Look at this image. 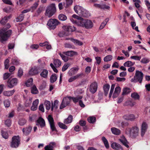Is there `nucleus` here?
Listing matches in <instances>:
<instances>
[{
  "label": "nucleus",
  "instance_id": "0eeeda50",
  "mask_svg": "<svg viewBox=\"0 0 150 150\" xmlns=\"http://www.w3.org/2000/svg\"><path fill=\"white\" fill-rule=\"evenodd\" d=\"M20 144V139L19 137L14 136L12 138L11 142L10 144V146L12 148H17Z\"/></svg>",
  "mask_w": 150,
  "mask_h": 150
},
{
  "label": "nucleus",
  "instance_id": "cd10ccee",
  "mask_svg": "<svg viewBox=\"0 0 150 150\" xmlns=\"http://www.w3.org/2000/svg\"><path fill=\"white\" fill-rule=\"evenodd\" d=\"M27 120L24 118L20 119L18 122V124L21 126L24 125L26 123Z\"/></svg>",
  "mask_w": 150,
  "mask_h": 150
},
{
  "label": "nucleus",
  "instance_id": "f257e3e1",
  "mask_svg": "<svg viewBox=\"0 0 150 150\" xmlns=\"http://www.w3.org/2000/svg\"><path fill=\"white\" fill-rule=\"evenodd\" d=\"M11 33V30H7L4 28L0 30V41L3 42L6 41L10 36Z\"/></svg>",
  "mask_w": 150,
  "mask_h": 150
},
{
  "label": "nucleus",
  "instance_id": "aec40b11",
  "mask_svg": "<svg viewBox=\"0 0 150 150\" xmlns=\"http://www.w3.org/2000/svg\"><path fill=\"white\" fill-rule=\"evenodd\" d=\"M8 83L10 84H16L18 82V80L17 78H10L8 81Z\"/></svg>",
  "mask_w": 150,
  "mask_h": 150
},
{
  "label": "nucleus",
  "instance_id": "6e6552de",
  "mask_svg": "<svg viewBox=\"0 0 150 150\" xmlns=\"http://www.w3.org/2000/svg\"><path fill=\"white\" fill-rule=\"evenodd\" d=\"M60 22L56 19H50L48 21L47 25L50 29H54Z\"/></svg>",
  "mask_w": 150,
  "mask_h": 150
},
{
  "label": "nucleus",
  "instance_id": "3c124183",
  "mask_svg": "<svg viewBox=\"0 0 150 150\" xmlns=\"http://www.w3.org/2000/svg\"><path fill=\"white\" fill-rule=\"evenodd\" d=\"M48 120L50 124L54 123L53 118L51 115H49L48 117Z\"/></svg>",
  "mask_w": 150,
  "mask_h": 150
},
{
  "label": "nucleus",
  "instance_id": "393cba45",
  "mask_svg": "<svg viewBox=\"0 0 150 150\" xmlns=\"http://www.w3.org/2000/svg\"><path fill=\"white\" fill-rule=\"evenodd\" d=\"M131 97L135 100H139L140 99V96L137 93L134 92L131 94Z\"/></svg>",
  "mask_w": 150,
  "mask_h": 150
},
{
  "label": "nucleus",
  "instance_id": "69168bd1",
  "mask_svg": "<svg viewBox=\"0 0 150 150\" xmlns=\"http://www.w3.org/2000/svg\"><path fill=\"white\" fill-rule=\"evenodd\" d=\"M50 66L53 69L54 71L56 73H57L58 72V70L57 69L55 66H54L52 63H51L50 64Z\"/></svg>",
  "mask_w": 150,
  "mask_h": 150
},
{
  "label": "nucleus",
  "instance_id": "4468645a",
  "mask_svg": "<svg viewBox=\"0 0 150 150\" xmlns=\"http://www.w3.org/2000/svg\"><path fill=\"white\" fill-rule=\"evenodd\" d=\"M76 28L74 26H68L66 27V35L70 34V33L75 31Z\"/></svg>",
  "mask_w": 150,
  "mask_h": 150
},
{
  "label": "nucleus",
  "instance_id": "13d9d810",
  "mask_svg": "<svg viewBox=\"0 0 150 150\" xmlns=\"http://www.w3.org/2000/svg\"><path fill=\"white\" fill-rule=\"evenodd\" d=\"M33 79L32 78H30L25 82V84H33Z\"/></svg>",
  "mask_w": 150,
  "mask_h": 150
},
{
  "label": "nucleus",
  "instance_id": "4c0bfd02",
  "mask_svg": "<svg viewBox=\"0 0 150 150\" xmlns=\"http://www.w3.org/2000/svg\"><path fill=\"white\" fill-rule=\"evenodd\" d=\"M64 31H61L59 33V35L60 37H63L65 35L66 32V26L63 25L62 27Z\"/></svg>",
  "mask_w": 150,
  "mask_h": 150
},
{
  "label": "nucleus",
  "instance_id": "f704fd0d",
  "mask_svg": "<svg viewBox=\"0 0 150 150\" xmlns=\"http://www.w3.org/2000/svg\"><path fill=\"white\" fill-rule=\"evenodd\" d=\"M75 55H77V52L73 51H67L66 52V55L72 57Z\"/></svg>",
  "mask_w": 150,
  "mask_h": 150
},
{
  "label": "nucleus",
  "instance_id": "a18cd8bd",
  "mask_svg": "<svg viewBox=\"0 0 150 150\" xmlns=\"http://www.w3.org/2000/svg\"><path fill=\"white\" fill-rule=\"evenodd\" d=\"M112 56L111 55H108L105 57L104 58V60L105 62H108L112 59Z\"/></svg>",
  "mask_w": 150,
  "mask_h": 150
},
{
  "label": "nucleus",
  "instance_id": "58836bf2",
  "mask_svg": "<svg viewBox=\"0 0 150 150\" xmlns=\"http://www.w3.org/2000/svg\"><path fill=\"white\" fill-rule=\"evenodd\" d=\"M89 122L91 123H94L96 121V118L94 117H90L87 118Z\"/></svg>",
  "mask_w": 150,
  "mask_h": 150
},
{
  "label": "nucleus",
  "instance_id": "20e7f679",
  "mask_svg": "<svg viewBox=\"0 0 150 150\" xmlns=\"http://www.w3.org/2000/svg\"><path fill=\"white\" fill-rule=\"evenodd\" d=\"M74 10L75 12L79 16L84 17H87L89 16L88 12L83 7L79 6H76Z\"/></svg>",
  "mask_w": 150,
  "mask_h": 150
},
{
  "label": "nucleus",
  "instance_id": "f03ea898",
  "mask_svg": "<svg viewBox=\"0 0 150 150\" xmlns=\"http://www.w3.org/2000/svg\"><path fill=\"white\" fill-rule=\"evenodd\" d=\"M125 132L130 137L132 138H135L138 136L139 129L137 126H134L131 128L127 129Z\"/></svg>",
  "mask_w": 150,
  "mask_h": 150
},
{
  "label": "nucleus",
  "instance_id": "4d7b16f0",
  "mask_svg": "<svg viewBox=\"0 0 150 150\" xmlns=\"http://www.w3.org/2000/svg\"><path fill=\"white\" fill-rule=\"evenodd\" d=\"M23 70L21 68H19L18 70V77L19 78H21V77L23 75Z\"/></svg>",
  "mask_w": 150,
  "mask_h": 150
},
{
  "label": "nucleus",
  "instance_id": "c756f323",
  "mask_svg": "<svg viewBox=\"0 0 150 150\" xmlns=\"http://www.w3.org/2000/svg\"><path fill=\"white\" fill-rule=\"evenodd\" d=\"M39 0H38L37 1H36L35 3L33 4V5L30 8H31V10H32V11H33L37 8V7L39 5Z\"/></svg>",
  "mask_w": 150,
  "mask_h": 150
},
{
  "label": "nucleus",
  "instance_id": "de8ad7c7",
  "mask_svg": "<svg viewBox=\"0 0 150 150\" xmlns=\"http://www.w3.org/2000/svg\"><path fill=\"white\" fill-rule=\"evenodd\" d=\"M32 102V99H27L25 104V106L27 107L30 106Z\"/></svg>",
  "mask_w": 150,
  "mask_h": 150
},
{
  "label": "nucleus",
  "instance_id": "37998d69",
  "mask_svg": "<svg viewBox=\"0 0 150 150\" xmlns=\"http://www.w3.org/2000/svg\"><path fill=\"white\" fill-rule=\"evenodd\" d=\"M4 105L6 107H9L10 105L11 102L8 99L5 100L4 102Z\"/></svg>",
  "mask_w": 150,
  "mask_h": 150
},
{
  "label": "nucleus",
  "instance_id": "5701e85b",
  "mask_svg": "<svg viewBox=\"0 0 150 150\" xmlns=\"http://www.w3.org/2000/svg\"><path fill=\"white\" fill-rule=\"evenodd\" d=\"M111 129L112 133L114 134L118 135L121 133L119 129L115 127H112Z\"/></svg>",
  "mask_w": 150,
  "mask_h": 150
},
{
  "label": "nucleus",
  "instance_id": "2f4dec72",
  "mask_svg": "<svg viewBox=\"0 0 150 150\" xmlns=\"http://www.w3.org/2000/svg\"><path fill=\"white\" fill-rule=\"evenodd\" d=\"M57 76L56 74H52L50 77V82L53 83L56 81L57 79Z\"/></svg>",
  "mask_w": 150,
  "mask_h": 150
},
{
  "label": "nucleus",
  "instance_id": "680f3d73",
  "mask_svg": "<svg viewBox=\"0 0 150 150\" xmlns=\"http://www.w3.org/2000/svg\"><path fill=\"white\" fill-rule=\"evenodd\" d=\"M12 63L14 65H17L19 63V62L17 59H12Z\"/></svg>",
  "mask_w": 150,
  "mask_h": 150
},
{
  "label": "nucleus",
  "instance_id": "bb28decb",
  "mask_svg": "<svg viewBox=\"0 0 150 150\" xmlns=\"http://www.w3.org/2000/svg\"><path fill=\"white\" fill-rule=\"evenodd\" d=\"M102 140L103 142L105 147L107 149H108L109 146L108 140L104 137H103L102 138Z\"/></svg>",
  "mask_w": 150,
  "mask_h": 150
},
{
  "label": "nucleus",
  "instance_id": "2eb2a0df",
  "mask_svg": "<svg viewBox=\"0 0 150 150\" xmlns=\"http://www.w3.org/2000/svg\"><path fill=\"white\" fill-rule=\"evenodd\" d=\"M111 147L116 150H123L121 146L119 144L116 143H113L111 145Z\"/></svg>",
  "mask_w": 150,
  "mask_h": 150
},
{
  "label": "nucleus",
  "instance_id": "79ce46f5",
  "mask_svg": "<svg viewBox=\"0 0 150 150\" xmlns=\"http://www.w3.org/2000/svg\"><path fill=\"white\" fill-rule=\"evenodd\" d=\"M131 92V90L130 88H124L122 93L123 95L128 94Z\"/></svg>",
  "mask_w": 150,
  "mask_h": 150
},
{
  "label": "nucleus",
  "instance_id": "603ef678",
  "mask_svg": "<svg viewBox=\"0 0 150 150\" xmlns=\"http://www.w3.org/2000/svg\"><path fill=\"white\" fill-rule=\"evenodd\" d=\"M149 61V59L147 58L144 57L142 59L141 62L144 64H146L148 63Z\"/></svg>",
  "mask_w": 150,
  "mask_h": 150
},
{
  "label": "nucleus",
  "instance_id": "774afa93",
  "mask_svg": "<svg viewBox=\"0 0 150 150\" xmlns=\"http://www.w3.org/2000/svg\"><path fill=\"white\" fill-rule=\"evenodd\" d=\"M58 125L59 127L63 129H66V125H65L62 123L60 122H59L58 123Z\"/></svg>",
  "mask_w": 150,
  "mask_h": 150
},
{
  "label": "nucleus",
  "instance_id": "c9c22d12",
  "mask_svg": "<svg viewBox=\"0 0 150 150\" xmlns=\"http://www.w3.org/2000/svg\"><path fill=\"white\" fill-rule=\"evenodd\" d=\"M10 18L9 16H5L0 21V23L2 25H4L7 22L8 20Z\"/></svg>",
  "mask_w": 150,
  "mask_h": 150
},
{
  "label": "nucleus",
  "instance_id": "8fccbe9b",
  "mask_svg": "<svg viewBox=\"0 0 150 150\" xmlns=\"http://www.w3.org/2000/svg\"><path fill=\"white\" fill-rule=\"evenodd\" d=\"M59 55H60L62 59L64 61L66 62V52H63L62 53H59Z\"/></svg>",
  "mask_w": 150,
  "mask_h": 150
},
{
  "label": "nucleus",
  "instance_id": "dca6fc26",
  "mask_svg": "<svg viewBox=\"0 0 150 150\" xmlns=\"http://www.w3.org/2000/svg\"><path fill=\"white\" fill-rule=\"evenodd\" d=\"M66 40H70L74 42L76 45L81 46L83 45V43L81 41L77 39H75L72 38H66Z\"/></svg>",
  "mask_w": 150,
  "mask_h": 150
},
{
  "label": "nucleus",
  "instance_id": "f8f14e48",
  "mask_svg": "<svg viewBox=\"0 0 150 150\" xmlns=\"http://www.w3.org/2000/svg\"><path fill=\"white\" fill-rule=\"evenodd\" d=\"M32 129V127L29 125L23 128L22 129L23 134L25 136L28 135L31 132Z\"/></svg>",
  "mask_w": 150,
  "mask_h": 150
},
{
  "label": "nucleus",
  "instance_id": "338daca9",
  "mask_svg": "<svg viewBox=\"0 0 150 150\" xmlns=\"http://www.w3.org/2000/svg\"><path fill=\"white\" fill-rule=\"evenodd\" d=\"M86 124V121L83 120H81L79 122V124L81 126H85Z\"/></svg>",
  "mask_w": 150,
  "mask_h": 150
},
{
  "label": "nucleus",
  "instance_id": "f3484780",
  "mask_svg": "<svg viewBox=\"0 0 150 150\" xmlns=\"http://www.w3.org/2000/svg\"><path fill=\"white\" fill-rule=\"evenodd\" d=\"M79 68L78 67L71 68L68 72V74L70 76H71L76 73L78 71Z\"/></svg>",
  "mask_w": 150,
  "mask_h": 150
},
{
  "label": "nucleus",
  "instance_id": "7c9ffc66",
  "mask_svg": "<svg viewBox=\"0 0 150 150\" xmlns=\"http://www.w3.org/2000/svg\"><path fill=\"white\" fill-rule=\"evenodd\" d=\"M54 64L56 67H58L61 65V62L58 59H54Z\"/></svg>",
  "mask_w": 150,
  "mask_h": 150
},
{
  "label": "nucleus",
  "instance_id": "0e129e2a",
  "mask_svg": "<svg viewBox=\"0 0 150 150\" xmlns=\"http://www.w3.org/2000/svg\"><path fill=\"white\" fill-rule=\"evenodd\" d=\"M51 129L52 131H55L57 132V131L55 127L54 123L50 124Z\"/></svg>",
  "mask_w": 150,
  "mask_h": 150
},
{
  "label": "nucleus",
  "instance_id": "e2e57ef3",
  "mask_svg": "<svg viewBox=\"0 0 150 150\" xmlns=\"http://www.w3.org/2000/svg\"><path fill=\"white\" fill-rule=\"evenodd\" d=\"M110 8V7L108 6H106L105 4H101L100 8L104 9H108Z\"/></svg>",
  "mask_w": 150,
  "mask_h": 150
},
{
  "label": "nucleus",
  "instance_id": "ea45409f",
  "mask_svg": "<svg viewBox=\"0 0 150 150\" xmlns=\"http://www.w3.org/2000/svg\"><path fill=\"white\" fill-rule=\"evenodd\" d=\"M1 135L3 138L5 139H7L8 137V135L6 132H5L4 130L1 131Z\"/></svg>",
  "mask_w": 150,
  "mask_h": 150
},
{
  "label": "nucleus",
  "instance_id": "1a4fd4ad",
  "mask_svg": "<svg viewBox=\"0 0 150 150\" xmlns=\"http://www.w3.org/2000/svg\"><path fill=\"white\" fill-rule=\"evenodd\" d=\"M148 125L146 122H144L142 124L141 127V135L142 137L144 136L148 129Z\"/></svg>",
  "mask_w": 150,
  "mask_h": 150
},
{
  "label": "nucleus",
  "instance_id": "c85d7f7f",
  "mask_svg": "<svg viewBox=\"0 0 150 150\" xmlns=\"http://www.w3.org/2000/svg\"><path fill=\"white\" fill-rule=\"evenodd\" d=\"M31 93L33 94H37L38 93V90L35 85H33V86L31 87Z\"/></svg>",
  "mask_w": 150,
  "mask_h": 150
},
{
  "label": "nucleus",
  "instance_id": "49530a36",
  "mask_svg": "<svg viewBox=\"0 0 150 150\" xmlns=\"http://www.w3.org/2000/svg\"><path fill=\"white\" fill-rule=\"evenodd\" d=\"M72 18H75L77 19L76 21V24L78 25V22L80 21V20L81 19V18H83L79 17L78 16L75 15L74 14L72 16Z\"/></svg>",
  "mask_w": 150,
  "mask_h": 150
},
{
  "label": "nucleus",
  "instance_id": "864d4df0",
  "mask_svg": "<svg viewBox=\"0 0 150 150\" xmlns=\"http://www.w3.org/2000/svg\"><path fill=\"white\" fill-rule=\"evenodd\" d=\"M141 58V56H138L136 55L132 56L130 57V58L132 59L138 61L140 60Z\"/></svg>",
  "mask_w": 150,
  "mask_h": 150
},
{
  "label": "nucleus",
  "instance_id": "b1692460",
  "mask_svg": "<svg viewBox=\"0 0 150 150\" xmlns=\"http://www.w3.org/2000/svg\"><path fill=\"white\" fill-rule=\"evenodd\" d=\"M15 91L14 90H13L10 91H4L3 92V94L5 96H10L13 95Z\"/></svg>",
  "mask_w": 150,
  "mask_h": 150
},
{
  "label": "nucleus",
  "instance_id": "09e8293b",
  "mask_svg": "<svg viewBox=\"0 0 150 150\" xmlns=\"http://www.w3.org/2000/svg\"><path fill=\"white\" fill-rule=\"evenodd\" d=\"M59 19L62 21H64L66 20V16L63 14H61L58 16Z\"/></svg>",
  "mask_w": 150,
  "mask_h": 150
},
{
  "label": "nucleus",
  "instance_id": "473e14b6",
  "mask_svg": "<svg viewBox=\"0 0 150 150\" xmlns=\"http://www.w3.org/2000/svg\"><path fill=\"white\" fill-rule=\"evenodd\" d=\"M44 105L45 106L46 110H50L51 108V103L50 101L45 100L44 103Z\"/></svg>",
  "mask_w": 150,
  "mask_h": 150
},
{
  "label": "nucleus",
  "instance_id": "9d476101",
  "mask_svg": "<svg viewBox=\"0 0 150 150\" xmlns=\"http://www.w3.org/2000/svg\"><path fill=\"white\" fill-rule=\"evenodd\" d=\"M119 141L122 144L127 148H129V146L128 145L129 143L124 136L122 135L121 136L120 138L119 139Z\"/></svg>",
  "mask_w": 150,
  "mask_h": 150
},
{
  "label": "nucleus",
  "instance_id": "6e6d98bb",
  "mask_svg": "<svg viewBox=\"0 0 150 150\" xmlns=\"http://www.w3.org/2000/svg\"><path fill=\"white\" fill-rule=\"evenodd\" d=\"M11 121L10 119H7L5 122V124L8 127H10L11 125Z\"/></svg>",
  "mask_w": 150,
  "mask_h": 150
},
{
  "label": "nucleus",
  "instance_id": "4be33fe9",
  "mask_svg": "<svg viewBox=\"0 0 150 150\" xmlns=\"http://www.w3.org/2000/svg\"><path fill=\"white\" fill-rule=\"evenodd\" d=\"M110 88V85H104L103 88L104 91V94L105 96H107Z\"/></svg>",
  "mask_w": 150,
  "mask_h": 150
},
{
  "label": "nucleus",
  "instance_id": "e433bc0d",
  "mask_svg": "<svg viewBox=\"0 0 150 150\" xmlns=\"http://www.w3.org/2000/svg\"><path fill=\"white\" fill-rule=\"evenodd\" d=\"M109 19L108 18H106L105 20L101 23V24L99 28L100 29H102L106 25L107 23L109 21Z\"/></svg>",
  "mask_w": 150,
  "mask_h": 150
},
{
  "label": "nucleus",
  "instance_id": "39448f33",
  "mask_svg": "<svg viewBox=\"0 0 150 150\" xmlns=\"http://www.w3.org/2000/svg\"><path fill=\"white\" fill-rule=\"evenodd\" d=\"M56 12V8L54 4H52L47 8L45 15L48 17L52 16Z\"/></svg>",
  "mask_w": 150,
  "mask_h": 150
},
{
  "label": "nucleus",
  "instance_id": "6ab92c4d",
  "mask_svg": "<svg viewBox=\"0 0 150 150\" xmlns=\"http://www.w3.org/2000/svg\"><path fill=\"white\" fill-rule=\"evenodd\" d=\"M38 72V69L36 67L32 68L29 71V74L30 75H33L36 74Z\"/></svg>",
  "mask_w": 150,
  "mask_h": 150
},
{
  "label": "nucleus",
  "instance_id": "423d86ee",
  "mask_svg": "<svg viewBox=\"0 0 150 150\" xmlns=\"http://www.w3.org/2000/svg\"><path fill=\"white\" fill-rule=\"evenodd\" d=\"M143 74L140 71L136 70L135 76L133 78H132L131 80V82L136 83L139 82V83H141L143 79Z\"/></svg>",
  "mask_w": 150,
  "mask_h": 150
},
{
  "label": "nucleus",
  "instance_id": "412c9836",
  "mask_svg": "<svg viewBox=\"0 0 150 150\" xmlns=\"http://www.w3.org/2000/svg\"><path fill=\"white\" fill-rule=\"evenodd\" d=\"M98 85H90L89 90L92 93H95L97 90Z\"/></svg>",
  "mask_w": 150,
  "mask_h": 150
},
{
  "label": "nucleus",
  "instance_id": "bf43d9fd",
  "mask_svg": "<svg viewBox=\"0 0 150 150\" xmlns=\"http://www.w3.org/2000/svg\"><path fill=\"white\" fill-rule=\"evenodd\" d=\"M115 85H112L109 96L110 98L111 97L115 88Z\"/></svg>",
  "mask_w": 150,
  "mask_h": 150
},
{
  "label": "nucleus",
  "instance_id": "9b49d317",
  "mask_svg": "<svg viewBox=\"0 0 150 150\" xmlns=\"http://www.w3.org/2000/svg\"><path fill=\"white\" fill-rule=\"evenodd\" d=\"M36 125L37 126L40 125L41 127H44L45 126L44 120L42 117H39L36 121Z\"/></svg>",
  "mask_w": 150,
  "mask_h": 150
},
{
  "label": "nucleus",
  "instance_id": "a878e982",
  "mask_svg": "<svg viewBox=\"0 0 150 150\" xmlns=\"http://www.w3.org/2000/svg\"><path fill=\"white\" fill-rule=\"evenodd\" d=\"M48 74V71L46 69H44L40 73V75L42 77L45 78H46Z\"/></svg>",
  "mask_w": 150,
  "mask_h": 150
},
{
  "label": "nucleus",
  "instance_id": "c03bdc74",
  "mask_svg": "<svg viewBox=\"0 0 150 150\" xmlns=\"http://www.w3.org/2000/svg\"><path fill=\"white\" fill-rule=\"evenodd\" d=\"M73 120V117L71 115H69L66 118V124H68L71 122Z\"/></svg>",
  "mask_w": 150,
  "mask_h": 150
},
{
  "label": "nucleus",
  "instance_id": "052dcab7",
  "mask_svg": "<svg viewBox=\"0 0 150 150\" xmlns=\"http://www.w3.org/2000/svg\"><path fill=\"white\" fill-rule=\"evenodd\" d=\"M53 146L51 145H49L46 146L45 147V150H53Z\"/></svg>",
  "mask_w": 150,
  "mask_h": 150
},
{
  "label": "nucleus",
  "instance_id": "7ed1b4c3",
  "mask_svg": "<svg viewBox=\"0 0 150 150\" xmlns=\"http://www.w3.org/2000/svg\"><path fill=\"white\" fill-rule=\"evenodd\" d=\"M81 19L78 22V26L88 29H91L93 26V24L92 21L89 20Z\"/></svg>",
  "mask_w": 150,
  "mask_h": 150
},
{
  "label": "nucleus",
  "instance_id": "a19ab883",
  "mask_svg": "<svg viewBox=\"0 0 150 150\" xmlns=\"http://www.w3.org/2000/svg\"><path fill=\"white\" fill-rule=\"evenodd\" d=\"M24 15L23 14H21L16 19V22H21L22 21L24 18Z\"/></svg>",
  "mask_w": 150,
  "mask_h": 150
},
{
  "label": "nucleus",
  "instance_id": "a211bd4d",
  "mask_svg": "<svg viewBox=\"0 0 150 150\" xmlns=\"http://www.w3.org/2000/svg\"><path fill=\"white\" fill-rule=\"evenodd\" d=\"M67 97L69 99L71 100L72 99L74 102L76 103L79 102V100L82 98V96H80L76 97H72L71 96H66V98Z\"/></svg>",
  "mask_w": 150,
  "mask_h": 150
},
{
  "label": "nucleus",
  "instance_id": "5fc2aeb1",
  "mask_svg": "<svg viewBox=\"0 0 150 150\" xmlns=\"http://www.w3.org/2000/svg\"><path fill=\"white\" fill-rule=\"evenodd\" d=\"M131 26L133 28V29L137 31H139V30L138 29V27L137 26H136L134 28V27L136 26V23L134 21L131 22Z\"/></svg>",
  "mask_w": 150,
  "mask_h": 150
},
{
  "label": "nucleus",
  "instance_id": "ddd939ff",
  "mask_svg": "<svg viewBox=\"0 0 150 150\" xmlns=\"http://www.w3.org/2000/svg\"><path fill=\"white\" fill-rule=\"evenodd\" d=\"M123 118L126 120L130 121L134 120L135 118L134 115L133 114H127L123 116Z\"/></svg>",
  "mask_w": 150,
  "mask_h": 150
},
{
  "label": "nucleus",
  "instance_id": "72a5a7b5",
  "mask_svg": "<svg viewBox=\"0 0 150 150\" xmlns=\"http://www.w3.org/2000/svg\"><path fill=\"white\" fill-rule=\"evenodd\" d=\"M134 63V62H132L131 61H127L123 65L125 67H129L133 65Z\"/></svg>",
  "mask_w": 150,
  "mask_h": 150
}]
</instances>
